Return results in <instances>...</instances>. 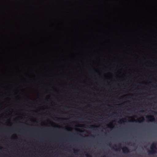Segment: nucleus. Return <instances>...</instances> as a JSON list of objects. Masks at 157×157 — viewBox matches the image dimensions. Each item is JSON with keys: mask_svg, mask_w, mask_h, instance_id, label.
Here are the masks:
<instances>
[{"mask_svg": "<svg viewBox=\"0 0 157 157\" xmlns=\"http://www.w3.org/2000/svg\"><path fill=\"white\" fill-rule=\"evenodd\" d=\"M86 157H92L91 155L88 154H86Z\"/></svg>", "mask_w": 157, "mask_h": 157, "instance_id": "0eeeda50", "label": "nucleus"}, {"mask_svg": "<svg viewBox=\"0 0 157 157\" xmlns=\"http://www.w3.org/2000/svg\"><path fill=\"white\" fill-rule=\"evenodd\" d=\"M139 120H140V121H141L142 122V121H144V117H140V118L138 119V122H140V121H139Z\"/></svg>", "mask_w": 157, "mask_h": 157, "instance_id": "39448f33", "label": "nucleus"}, {"mask_svg": "<svg viewBox=\"0 0 157 157\" xmlns=\"http://www.w3.org/2000/svg\"><path fill=\"white\" fill-rule=\"evenodd\" d=\"M74 151L75 153H76L78 151V150H74Z\"/></svg>", "mask_w": 157, "mask_h": 157, "instance_id": "6e6552de", "label": "nucleus"}, {"mask_svg": "<svg viewBox=\"0 0 157 157\" xmlns=\"http://www.w3.org/2000/svg\"><path fill=\"white\" fill-rule=\"evenodd\" d=\"M56 118L57 119V121H59L60 120H67V119L60 118H58L57 117H56Z\"/></svg>", "mask_w": 157, "mask_h": 157, "instance_id": "423d86ee", "label": "nucleus"}, {"mask_svg": "<svg viewBox=\"0 0 157 157\" xmlns=\"http://www.w3.org/2000/svg\"><path fill=\"white\" fill-rule=\"evenodd\" d=\"M122 151L124 153L127 154L129 152V149L127 147H125L122 149Z\"/></svg>", "mask_w": 157, "mask_h": 157, "instance_id": "7ed1b4c3", "label": "nucleus"}, {"mask_svg": "<svg viewBox=\"0 0 157 157\" xmlns=\"http://www.w3.org/2000/svg\"><path fill=\"white\" fill-rule=\"evenodd\" d=\"M152 112H153L155 114H157V112L153 111H152Z\"/></svg>", "mask_w": 157, "mask_h": 157, "instance_id": "1a4fd4ad", "label": "nucleus"}, {"mask_svg": "<svg viewBox=\"0 0 157 157\" xmlns=\"http://www.w3.org/2000/svg\"><path fill=\"white\" fill-rule=\"evenodd\" d=\"M91 127L93 128V127H94V126H91Z\"/></svg>", "mask_w": 157, "mask_h": 157, "instance_id": "9b49d317", "label": "nucleus"}, {"mask_svg": "<svg viewBox=\"0 0 157 157\" xmlns=\"http://www.w3.org/2000/svg\"><path fill=\"white\" fill-rule=\"evenodd\" d=\"M144 111H141V112H144Z\"/></svg>", "mask_w": 157, "mask_h": 157, "instance_id": "f8f14e48", "label": "nucleus"}, {"mask_svg": "<svg viewBox=\"0 0 157 157\" xmlns=\"http://www.w3.org/2000/svg\"><path fill=\"white\" fill-rule=\"evenodd\" d=\"M150 148L151 151H148L149 155L156 153L157 151V143H154L152 144Z\"/></svg>", "mask_w": 157, "mask_h": 157, "instance_id": "f257e3e1", "label": "nucleus"}, {"mask_svg": "<svg viewBox=\"0 0 157 157\" xmlns=\"http://www.w3.org/2000/svg\"><path fill=\"white\" fill-rule=\"evenodd\" d=\"M146 118L148 119L150 121H153L155 120V118L153 116L149 115L146 117Z\"/></svg>", "mask_w": 157, "mask_h": 157, "instance_id": "f03ea898", "label": "nucleus"}, {"mask_svg": "<svg viewBox=\"0 0 157 157\" xmlns=\"http://www.w3.org/2000/svg\"><path fill=\"white\" fill-rule=\"evenodd\" d=\"M120 146H121L120 144H119L117 146L116 145L115 146V147L116 148V150H119V149L120 148Z\"/></svg>", "mask_w": 157, "mask_h": 157, "instance_id": "20e7f679", "label": "nucleus"}, {"mask_svg": "<svg viewBox=\"0 0 157 157\" xmlns=\"http://www.w3.org/2000/svg\"><path fill=\"white\" fill-rule=\"evenodd\" d=\"M128 118H132V117H128Z\"/></svg>", "mask_w": 157, "mask_h": 157, "instance_id": "9d476101", "label": "nucleus"}]
</instances>
